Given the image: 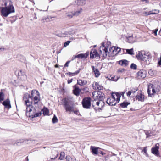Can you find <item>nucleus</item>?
Returning a JSON list of instances; mask_svg holds the SVG:
<instances>
[{
    "label": "nucleus",
    "instance_id": "f257e3e1",
    "mask_svg": "<svg viewBox=\"0 0 161 161\" xmlns=\"http://www.w3.org/2000/svg\"><path fill=\"white\" fill-rule=\"evenodd\" d=\"M40 97L39 92L36 90H33L31 92V96L28 93L24 94L23 97V100L24 101L27 107L32 106L33 104L38 105V103L40 101Z\"/></svg>",
    "mask_w": 161,
    "mask_h": 161
},
{
    "label": "nucleus",
    "instance_id": "f03ea898",
    "mask_svg": "<svg viewBox=\"0 0 161 161\" xmlns=\"http://www.w3.org/2000/svg\"><path fill=\"white\" fill-rule=\"evenodd\" d=\"M1 15L3 17H7L11 13L15 12V10L11 0H0Z\"/></svg>",
    "mask_w": 161,
    "mask_h": 161
},
{
    "label": "nucleus",
    "instance_id": "7ed1b4c3",
    "mask_svg": "<svg viewBox=\"0 0 161 161\" xmlns=\"http://www.w3.org/2000/svg\"><path fill=\"white\" fill-rule=\"evenodd\" d=\"M63 102L64 108L66 112H69L70 113L73 112L76 115L79 114V112L78 109L75 107L73 103H70L69 99L66 98H64L63 99Z\"/></svg>",
    "mask_w": 161,
    "mask_h": 161
},
{
    "label": "nucleus",
    "instance_id": "20e7f679",
    "mask_svg": "<svg viewBox=\"0 0 161 161\" xmlns=\"http://www.w3.org/2000/svg\"><path fill=\"white\" fill-rule=\"evenodd\" d=\"M38 105H35V107L33 106L27 107L26 108V114L27 117L34 118L39 117L41 115V112L36 113V109Z\"/></svg>",
    "mask_w": 161,
    "mask_h": 161
},
{
    "label": "nucleus",
    "instance_id": "39448f33",
    "mask_svg": "<svg viewBox=\"0 0 161 161\" xmlns=\"http://www.w3.org/2000/svg\"><path fill=\"white\" fill-rule=\"evenodd\" d=\"M111 96V98L107 99L106 103L110 106H114L119 102L121 94L118 93H112Z\"/></svg>",
    "mask_w": 161,
    "mask_h": 161
},
{
    "label": "nucleus",
    "instance_id": "423d86ee",
    "mask_svg": "<svg viewBox=\"0 0 161 161\" xmlns=\"http://www.w3.org/2000/svg\"><path fill=\"white\" fill-rule=\"evenodd\" d=\"M136 57L138 59L141 60L144 62L146 65H147L150 64L149 60L150 58L149 55L145 54V53L143 51L139 52L136 55Z\"/></svg>",
    "mask_w": 161,
    "mask_h": 161
},
{
    "label": "nucleus",
    "instance_id": "0eeeda50",
    "mask_svg": "<svg viewBox=\"0 0 161 161\" xmlns=\"http://www.w3.org/2000/svg\"><path fill=\"white\" fill-rule=\"evenodd\" d=\"M108 46H105L104 44L102 43L99 49V56L101 57L103 59L105 58L107 56L110 57L109 51L108 52Z\"/></svg>",
    "mask_w": 161,
    "mask_h": 161
},
{
    "label": "nucleus",
    "instance_id": "6e6552de",
    "mask_svg": "<svg viewBox=\"0 0 161 161\" xmlns=\"http://www.w3.org/2000/svg\"><path fill=\"white\" fill-rule=\"evenodd\" d=\"M97 100H94L92 101V106L96 110H101L102 107L104 105V102L103 101H97Z\"/></svg>",
    "mask_w": 161,
    "mask_h": 161
},
{
    "label": "nucleus",
    "instance_id": "1a4fd4ad",
    "mask_svg": "<svg viewBox=\"0 0 161 161\" xmlns=\"http://www.w3.org/2000/svg\"><path fill=\"white\" fill-rule=\"evenodd\" d=\"M92 97L94 100L102 101L104 98V94L101 91L94 92L92 93Z\"/></svg>",
    "mask_w": 161,
    "mask_h": 161
},
{
    "label": "nucleus",
    "instance_id": "9d476101",
    "mask_svg": "<svg viewBox=\"0 0 161 161\" xmlns=\"http://www.w3.org/2000/svg\"><path fill=\"white\" fill-rule=\"evenodd\" d=\"M91 98L90 97L84 98L82 101L83 107L86 109L89 108L91 105Z\"/></svg>",
    "mask_w": 161,
    "mask_h": 161
},
{
    "label": "nucleus",
    "instance_id": "9b49d317",
    "mask_svg": "<svg viewBox=\"0 0 161 161\" xmlns=\"http://www.w3.org/2000/svg\"><path fill=\"white\" fill-rule=\"evenodd\" d=\"M121 49L116 47H113L109 49L110 57L114 56L118 54L120 51Z\"/></svg>",
    "mask_w": 161,
    "mask_h": 161
},
{
    "label": "nucleus",
    "instance_id": "f8f14e48",
    "mask_svg": "<svg viewBox=\"0 0 161 161\" xmlns=\"http://www.w3.org/2000/svg\"><path fill=\"white\" fill-rule=\"evenodd\" d=\"M19 78L22 81H25L27 79L26 73L24 70H20L18 72Z\"/></svg>",
    "mask_w": 161,
    "mask_h": 161
},
{
    "label": "nucleus",
    "instance_id": "ddd939ff",
    "mask_svg": "<svg viewBox=\"0 0 161 161\" xmlns=\"http://www.w3.org/2000/svg\"><path fill=\"white\" fill-rule=\"evenodd\" d=\"M146 76V72L144 70H141L137 73V77L138 79H143Z\"/></svg>",
    "mask_w": 161,
    "mask_h": 161
},
{
    "label": "nucleus",
    "instance_id": "4468645a",
    "mask_svg": "<svg viewBox=\"0 0 161 161\" xmlns=\"http://www.w3.org/2000/svg\"><path fill=\"white\" fill-rule=\"evenodd\" d=\"M99 55L97 53V51L95 49L92 50L90 53V58H94L98 57Z\"/></svg>",
    "mask_w": 161,
    "mask_h": 161
},
{
    "label": "nucleus",
    "instance_id": "2eb2a0df",
    "mask_svg": "<svg viewBox=\"0 0 161 161\" xmlns=\"http://www.w3.org/2000/svg\"><path fill=\"white\" fill-rule=\"evenodd\" d=\"M92 85L93 89L95 90H100L103 88L102 86L99 85L98 83L96 82H94Z\"/></svg>",
    "mask_w": 161,
    "mask_h": 161
},
{
    "label": "nucleus",
    "instance_id": "dca6fc26",
    "mask_svg": "<svg viewBox=\"0 0 161 161\" xmlns=\"http://www.w3.org/2000/svg\"><path fill=\"white\" fill-rule=\"evenodd\" d=\"M99 148L98 147L92 146L90 147V150L93 154H97Z\"/></svg>",
    "mask_w": 161,
    "mask_h": 161
},
{
    "label": "nucleus",
    "instance_id": "f3484780",
    "mask_svg": "<svg viewBox=\"0 0 161 161\" xmlns=\"http://www.w3.org/2000/svg\"><path fill=\"white\" fill-rule=\"evenodd\" d=\"M136 99L138 101L143 102L144 100V96L141 93L138 94L136 97Z\"/></svg>",
    "mask_w": 161,
    "mask_h": 161
},
{
    "label": "nucleus",
    "instance_id": "a211bd4d",
    "mask_svg": "<svg viewBox=\"0 0 161 161\" xmlns=\"http://www.w3.org/2000/svg\"><path fill=\"white\" fill-rule=\"evenodd\" d=\"M2 104L6 108H10L11 107L10 104V101L8 99H7L4 101L3 102Z\"/></svg>",
    "mask_w": 161,
    "mask_h": 161
},
{
    "label": "nucleus",
    "instance_id": "6ab92c4d",
    "mask_svg": "<svg viewBox=\"0 0 161 161\" xmlns=\"http://www.w3.org/2000/svg\"><path fill=\"white\" fill-rule=\"evenodd\" d=\"M86 4V0H76L75 2V5L83 6Z\"/></svg>",
    "mask_w": 161,
    "mask_h": 161
},
{
    "label": "nucleus",
    "instance_id": "aec40b11",
    "mask_svg": "<svg viewBox=\"0 0 161 161\" xmlns=\"http://www.w3.org/2000/svg\"><path fill=\"white\" fill-rule=\"evenodd\" d=\"M158 147L157 146H156L155 147L152 148L151 149L152 153L156 156H158L159 154L158 153Z\"/></svg>",
    "mask_w": 161,
    "mask_h": 161
},
{
    "label": "nucleus",
    "instance_id": "412c9836",
    "mask_svg": "<svg viewBox=\"0 0 161 161\" xmlns=\"http://www.w3.org/2000/svg\"><path fill=\"white\" fill-rule=\"evenodd\" d=\"M88 55V53H86L84 54L81 53L78 54L77 56H75V58H80L81 59L82 58H86L87 57Z\"/></svg>",
    "mask_w": 161,
    "mask_h": 161
},
{
    "label": "nucleus",
    "instance_id": "4be33fe9",
    "mask_svg": "<svg viewBox=\"0 0 161 161\" xmlns=\"http://www.w3.org/2000/svg\"><path fill=\"white\" fill-rule=\"evenodd\" d=\"M119 64L123 66H126L128 64V61L126 60H122L119 61Z\"/></svg>",
    "mask_w": 161,
    "mask_h": 161
},
{
    "label": "nucleus",
    "instance_id": "5701e85b",
    "mask_svg": "<svg viewBox=\"0 0 161 161\" xmlns=\"http://www.w3.org/2000/svg\"><path fill=\"white\" fill-rule=\"evenodd\" d=\"M159 13V11L157 9H154L151 11H149L148 12L147 16L151 15V14H157Z\"/></svg>",
    "mask_w": 161,
    "mask_h": 161
},
{
    "label": "nucleus",
    "instance_id": "b1692460",
    "mask_svg": "<svg viewBox=\"0 0 161 161\" xmlns=\"http://www.w3.org/2000/svg\"><path fill=\"white\" fill-rule=\"evenodd\" d=\"M92 68L93 71L95 75V76L96 77H98L99 76L100 74L98 69H97L95 68L94 66H92Z\"/></svg>",
    "mask_w": 161,
    "mask_h": 161
},
{
    "label": "nucleus",
    "instance_id": "393cba45",
    "mask_svg": "<svg viewBox=\"0 0 161 161\" xmlns=\"http://www.w3.org/2000/svg\"><path fill=\"white\" fill-rule=\"evenodd\" d=\"M153 86V85L152 84H150L148 85V90H147V92L148 94V96H151L152 95V93L151 91L152 89V87Z\"/></svg>",
    "mask_w": 161,
    "mask_h": 161
},
{
    "label": "nucleus",
    "instance_id": "a878e982",
    "mask_svg": "<svg viewBox=\"0 0 161 161\" xmlns=\"http://www.w3.org/2000/svg\"><path fill=\"white\" fill-rule=\"evenodd\" d=\"M66 16L67 17L70 19L73 18L74 16V11H70L67 12L66 13Z\"/></svg>",
    "mask_w": 161,
    "mask_h": 161
},
{
    "label": "nucleus",
    "instance_id": "bb28decb",
    "mask_svg": "<svg viewBox=\"0 0 161 161\" xmlns=\"http://www.w3.org/2000/svg\"><path fill=\"white\" fill-rule=\"evenodd\" d=\"M87 82L86 80H77V84L82 86L86 85L87 84Z\"/></svg>",
    "mask_w": 161,
    "mask_h": 161
},
{
    "label": "nucleus",
    "instance_id": "cd10ccee",
    "mask_svg": "<svg viewBox=\"0 0 161 161\" xmlns=\"http://www.w3.org/2000/svg\"><path fill=\"white\" fill-rule=\"evenodd\" d=\"M53 156L51 158V160H53L56 159L58 156V152L57 151H55L52 152Z\"/></svg>",
    "mask_w": 161,
    "mask_h": 161
},
{
    "label": "nucleus",
    "instance_id": "c85d7f7f",
    "mask_svg": "<svg viewBox=\"0 0 161 161\" xmlns=\"http://www.w3.org/2000/svg\"><path fill=\"white\" fill-rule=\"evenodd\" d=\"M73 91L74 94L75 95L78 96L79 95L80 90L78 87H75Z\"/></svg>",
    "mask_w": 161,
    "mask_h": 161
},
{
    "label": "nucleus",
    "instance_id": "c756f323",
    "mask_svg": "<svg viewBox=\"0 0 161 161\" xmlns=\"http://www.w3.org/2000/svg\"><path fill=\"white\" fill-rule=\"evenodd\" d=\"M130 103H128L127 102H124L120 104V106L122 108H126L127 107V106L130 104Z\"/></svg>",
    "mask_w": 161,
    "mask_h": 161
},
{
    "label": "nucleus",
    "instance_id": "7c9ffc66",
    "mask_svg": "<svg viewBox=\"0 0 161 161\" xmlns=\"http://www.w3.org/2000/svg\"><path fill=\"white\" fill-rule=\"evenodd\" d=\"M82 9L80 8V10L74 12V14L75 16H77L80 14L82 12Z\"/></svg>",
    "mask_w": 161,
    "mask_h": 161
},
{
    "label": "nucleus",
    "instance_id": "2f4dec72",
    "mask_svg": "<svg viewBox=\"0 0 161 161\" xmlns=\"http://www.w3.org/2000/svg\"><path fill=\"white\" fill-rule=\"evenodd\" d=\"M58 119L55 115H54L52 119V122L53 123H55L58 122Z\"/></svg>",
    "mask_w": 161,
    "mask_h": 161
},
{
    "label": "nucleus",
    "instance_id": "473e14b6",
    "mask_svg": "<svg viewBox=\"0 0 161 161\" xmlns=\"http://www.w3.org/2000/svg\"><path fill=\"white\" fill-rule=\"evenodd\" d=\"M127 53L130 54L132 55L134 54L133 53V48H131L130 49H126Z\"/></svg>",
    "mask_w": 161,
    "mask_h": 161
},
{
    "label": "nucleus",
    "instance_id": "72a5a7b5",
    "mask_svg": "<svg viewBox=\"0 0 161 161\" xmlns=\"http://www.w3.org/2000/svg\"><path fill=\"white\" fill-rule=\"evenodd\" d=\"M65 153L64 152H62L60 153V156L59 157V159L60 160H63L64 157Z\"/></svg>",
    "mask_w": 161,
    "mask_h": 161
},
{
    "label": "nucleus",
    "instance_id": "f704fd0d",
    "mask_svg": "<svg viewBox=\"0 0 161 161\" xmlns=\"http://www.w3.org/2000/svg\"><path fill=\"white\" fill-rule=\"evenodd\" d=\"M49 110L47 108L43 109V114L44 115H47L48 114Z\"/></svg>",
    "mask_w": 161,
    "mask_h": 161
},
{
    "label": "nucleus",
    "instance_id": "c9c22d12",
    "mask_svg": "<svg viewBox=\"0 0 161 161\" xmlns=\"http://www.w3.org/2000/svg\"><path fill=\"white\" fill-rule=\"evenodd\" d=\"M80 69H79V70H78L77 71H76L74 73L69 72V73H68V74L70 76H71V75L72 74H74L75 75H77L79 73V72L80 71Z\"/></svg>",
    "mask_w": 161,
    "mask_h": 161
},
{
    "label": "nucleus",
    "instance_id": "e433bc0d",
    "mask_svg": "<svg viewBox=\"0 0 161 161\" xmlns=\"http://www.w3.org/2000/svg\"><path fill=\"white\" fill-rule=\"evenodd\" d=\"M118 78H117V77L115 78V77L114 76H113L110 77V79H109L111 80L116 81L118 80Z\"/></svg>",
    "mask_w": 161,
    "mask_h": 161
},
{
    "label": "nucleus",
    "instance_id": "4c0bfd02",
    "mask_svg": "<svg viewBox=\"0 0 161 161\" xmlns=\"http://www.w3.org/2000/svg\"><path fill=\"white\" fill-rule=\"evenodd\" d=\"M159 88L158 89H157L156 90H155V89H154V88L153 87H152V95H153L154 93H155L156 92H159Z\"/></svg>",
    "mask_w": 161,
    "mask_h": 161
},
{
    "label": "nucleus",
    "instance_id": "58836bf2",
    "mask_svg": "<svg viewBox=\"0 0 161 161\" xmlns=\"http://www.w3.org/2000/svg\"><path fill=\"white\" fill-rule=\"evenodd\" d=\"M137 66L134 64L132 63L131 64L130 66V68L131 69H136Z\"/></svg>",
    "mask_w": 161,
    "mask_h": 161
},
{
    "label": "nucleus",
    "instance_id": "ea45409f",
    "mask_svg": "<svg viewBox=\"0 0 161 161\" xmlns=\"http://www.w3.org/2000/svg\"><path fill=\"white\" fill-rule=\"evenodd\" d=\"M70 42H71V41H68L65 42L64 43V47H66L67 46H68L69 44L70 43Z\"/></svg>",
    "mask_w": 161,
    "mask_h": 161
},
{
    "label": "nucleus",
    "instance_id": "a19ab883",
    "mask_svg": "<svg viewBox=\"0 0 161 161\" xmlns=\"http://www.w3.org/2000/svg\"><path fill=\"white\" fill-rule=\"evenodd\" d=\"M66 161H71L72 158L69 156H67L66 158Z\"/></svg>",
    "mask_w": 161,
    "mask_h": 161
},
{
    "label": "nucleus",
    "instance_id": "79ce46f5",
    "mask_svg": "<svg viewBox=\"0 0 161 161\" xmlns=\"http://www.w3.org/2000/svg\"><path fill=\"white\" fill-rule=\"evenodd\" d=\"M125 71V69L123 68L119 69L118 71L119 73H123Z\"/></svg>",
    "mask_w": 161,
    "mask_h": 161
},
{
    "label": "nucleus",
    "instance_id": "37998d69",
    "mask_svg": "<svg viewBox=\"0 0 161 161\" xmlns=\"http://www.w3.org/2000/svg\"><path fill=\"white\" fill-rule=\"evenodd\" d=\"M145 133L146 135L147 136V137L149 136H151V135H150V133L148 131H146L145 132Z\"/></svg>",
    "mask_w": 161,
    "mask_h": 161
},
{
    "label": "nucleus",
    "instance_id": "c03bdc74",
    "mask_svg": "<svg viewBox=\"0 0 161 161\" xmlns=\"http://www.w3.org/2000/svg\"><path fill=\"white\" fill-rule=\"evenodd\" d=\"M70 61H67L64 65V67H68L69 66V64L70 63Z\"/></svg>",
    "mask_w": 161,
    "mask_h": 161
},
{
    "label": "nucleus",
    "instance_id": "a18cd8bd",
    "mask_svg": "<svg viewBox=\"0 0 161 161\" xmlns=\"http://www.w3.org/2000/svg\"><path fill=\"white\" fill-rule=\"evenodd\" d=\"M147 149L146 147H144L143 151L146 154H147Z\"/></svg>",
    "mask_w": 161,
    "mask_h": 161
},
{
    "label": "nucleus",
    "instance_id": "49530a36",
    "mask_svg": "<svg viewBox=\"0 0 161 161\" xmlns=\"http://www.w3.org/2000/svg\"><path fill=\"white\" fill-rule=\"evenodd\" d=\"M158 31V29H156L154 30L153 33L155 36H157V32Z\"/></svg>",
    "mask_w": 161,
    "mask_h": 161
},
{
    "label": "nucleus",
    "instance_id": "de8ad7c7",
    "mask_svg": "<svg viewBox=\"0 0 161 161\" xmlns=\"http://www.w3.org/2000/svg\"><path fill=\"white\" fill-rule=\"evenodd\" d=\"M131 94V91H129L127 93V95L128 96H130Z\"/></svg>",
    "mask_w": 161,
    "mask_h": 161
},
{
    "label": "nucleus",
    "instance_id": "09e8293b",
    "mask_svg": "<svg viewBox=\"0 0 161 161\" xmlns=\"http://www.w3.org/2000/svg\"><path fill=\"white\" fill-rule=\"evenodd\" d=\"M72 81V79H71L70 80H68V83L69 84L71 83Z\"/></svg>",
    "mask_w": 161,
    "mask_h": 161
},
{
    "label": "nucleus",
    "instance_id": "8fccbe9b",
    "mask_svg": "<svg viewBox=\"0 0 161 161\" xmlns=\"http://www.w3.org/2000/svg\"><path fill=\"white\" fill-rule=\"evenodd\" d=\"M34 14L35 15V17L34 18V19H37V17L36 16V13H34Z\"/></svg>",
    "mask_w": 161,
    "mask_h": 161
},
{
    "label": "nucleus",
    "instance_id": "3c124183",
    "mask_svg": "<svg viewBox=\"0 0 161 161\" xmlns=\"http://www.w3.org/2000/svg\"><path fill=\"white\" fill-rule=\"evenodd\" d=\"M137 91V89H136L134 91H133V90H131V93H134L135 92Z\"/></svg>",
    "mask_w": 161,
    "mask_h": 161
},
{
    "label": "nucleus",
    "instance_id": "603ef678",
    "mask_svg": "<svg viewBox=\"0 0 161 161\" xmlns=\"http://www.w3.org/2000/svg\"><path fill=\"white\" fill-rule=\"evenodd\" d=\"M158 64H159L160 65H161V60H160L159 61H158Z\"/></svg>",
    "mask_w": 161,
    "mask_h": 161
},
{
    "label": "nucleus",
    "instance_id": "864d4df0",
    "mask_svg": "<svg viewBox=\"0 0 161 161\" xmlns=\"http://www.w3.org/2000/svg\"><path fill=\"white\" fill-rule=\"evenodd\" d=\"M25 160H26V161H29V159H28V156H27V157L26 158Z\"/></svg>",
    "mask_w": 161,
    "mask_h": 161
},
{
    "label": "nucleus",
    "instance_id": "5fc2aeb1",
    "mask_svg": "<svg viewBox=\"0 0 161 161\" xmlns=\"http://www.w3.org/2000/svg\"><path fill=\"white\" fill-rule=\"evenodd\" d=\"M55 67L56 68H58V65H57V64H56L55 65Z\"/></svg>",
    "mask_w": 161,
    "mask_h": 161
},
{
    "label": "nucleus",
    "instance_id": "6e6d98bb",
    "mask_svg": "<svg viewBox=\"0 0 161 161\" xmlns=\"http://www.w3.org/2000/svg\"><path fill=\"white\" fill-rule=\"evenodd\" d=\"M52 18H54V17H52L51 16H49L48 18L49 19H52Z\"/></svg>",
    "mask_w": 161,
    "mask_h": 161
},
{
    "label": "nucleus",
    "instance_id": "4d7b16f0",
    "mask_svg": "<svg viewBox=\"0 0 161 161\" xmlns=\"http://www.w3.org/2000/svg\"><path fill=\"white\" fill-rule=\"evenodd\" d=\"M19 142L17 141L16 142V144H17V145H18V144L19 143Z\"/></svg>",
    "mask_w": 161,
    "mask_h": 161
},
{
    "label": "nucleus",
    "instance_id": "13d9d810",
    "mask_svg": "<svg viewBox=\"0 0 161 161\" xmlns=\"http://www.w3.org/2000/svg\"><path fill=\"white\" fill-rule=\"evenodd\" d=\"M72 161H76V160H75V159H74L72 160Z\"/></svg>",
    "mask_w": 161,
    "mask_h": 161
},
{
    "label": "nucleus",
    "instance_id": "bf43d9fd",
    "mask_svg": "<svg viewBox=\"0 0 161 161\" xmlns=\"http://www.w3.org/2000/svg\"><path fill=\"white\" fill-rule=\"evenodd\" d=\"M152 71L151 70H150V71H149V73H150V72H152Z\"/></svg>",
    "mask_w": 161,
    "mask_h": 161
},
{
    "label": "nucleus",
    "instance_id": "052dcab7",
    "mask_svg": "<svg viewBox=\"0 0 161 161\" xmlns=\"http://www.w3.org/2000/svg\"><path fill=\"white\" fill-rule=\"evenodd\" d=\"M145 14H146V15H147V13H147V12H145Z\"/></svg>",
    "mask_w": 161,
    "mask_h": 161
},
{
    "label": "nucleus",
    "instance_id": "680f3d73",
    "mask_svg": "<svg viewBox=\"0 0 161 161\" xmlns=\"http://www.w3.org/2000/svg\"><path fill=\"white\" fill-rule=\"evenodd\" d=\"M101 153L102 154H103V153L102 152Z\"/></svg>",
    "mask_w": 161,
    "mask_h": 161
},
{
    "label": "nucleus",
    "instance_id": "e2e57ef3",
    "mask_svg": "<svg viewBox=\"0 0 161 161\" xmlns=\"http://www.w3.org/2000/svg\"><path fill=\"white\" fill-rule=\"evenodd\" d=\"M43 148H46V147H43Z\"/></svg>",
    "mask_w": 161,
    "mask_h": 161
},
{
    "label": "nucleus",
    "instance_id": "0e129e2a",
    "mask_svg": "<svg viewBox=\"0 0 161 161\" xmlns=\"http://www.w3.org/2000/svg\"><path fill=\"white\" fill-rule=\"evenodd\" d=\"M0 49H1V48H0Z\"/></svg>",
    "mask_w": 161,
    "mask_h": 161
}]
</instances>
